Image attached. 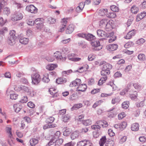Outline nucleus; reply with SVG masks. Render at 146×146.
<instances>
[{"mask_svg":"<svg viewBox=\"0 0 146 146\" xmlns=\"http://www.w3.org/2000/svg\"><path fill=\"white\" fill-rule=\"evenodd\" d=\"M32 82L34 84H37L41 80L40 75L37 72H35L31 75Z\"/></svg>","mask_w":146,"mask_h":146,"instance_id":"1","label":"nucleus"},{"mask_svg":"<svg viewBox=\"0 0 146 146\" xmlns=\"http://www.w3.org/2000/svg\"><path fill=\"white\" fill-rule=\"evenodd\" d=\"M15 33V32L14 30L10 31L9 36L8 37V42L11 45H12L15 43V40L16 38Z\"/></svg>","mask_w":146,"mask_h":146,"instance_id":"2","label":"nucleus"},{"mask_svg":"<svg viewBox=\"0 0 146 146\" xmlns=\"http://www.w3.org/2000/svg\"><path fill=\"white\" fill-rule=\"evenodd\" d=\"M23 17L22 14L20 12H16L12 16L11 20L13 21H16L21 19Z\"/></svg>","mask_w":146,"mask_h":146,"instance_id":"3","label":"nucleus"},{"mask_svg":"<svg viewBox=\"0 0 146 146\" xmlns=\"http://www.w3.org/2000/svg\"><path fill=\"white\" fill-rule=\"evenodd\" d=\"M26 10L31 13H35L37 12V9L34 5H27L26 8Z\"/></svg>","mask_w":146,"mask_h":146,"instance_id":"4","label":"nucleus"},{"mask_svg":"<svg viewBox=\"0 0 146 146\" xmlns=\"http://www.w3.org/2000/svg\"><path fill=\"white\" fill-rule=\"evenodd\" d=\"M43 19L40 18L36 19L35 21V24L36 25V27L38 29H41L43 26Z\"/></svg>","mask_w":146,"mask_h":146,"instance_id":"5","label":"nucleus"},{"mask_svg":"<svg viewBox=\"0 0 146 146\" xmlns=\"http://www.w3.org/2000/svg\"><path fill=\"white\" fill-rule=\"evenodd\" d=\"M113 21L112 20L108 21L104 27L106 30L107 31H111L113 29Z\"/></svg>","mask_w":146,"mask_h":146,"instance_id":"6","label":"nucleus"},{"mask_svg":"<svg viewBox=\"0 0 146 146\" xmlns=\"http://www.w3.org/2000/svg\"><path fill=\"white\" fill-rule=\"evenodd\" d=\"M106 48L110 51H114L117 48L118 45L116 44H110L106 46Z\"/></svg>","mask_w":146,"mask_h":146,"instance_id":"7","label":"nucleus"},{"mask_svg":"<svg viewBox=\"0 0 146 146\" xmlns=\"http://www.w3.org/2000/svg\"><path fill=\"white\" fill-rule=\"evenodd\" d=\"M61 23L62 26H60L59 31L60 32H62L64 30L65 28L66 25L67 23L66 19L65 18L62 19Z\"/></svg>","mask_w":146,"mask_h":146,"instance_id":"8","label":"nucleus"},{"mask_svg":"<svg viewBox=\"0 0 146 146\" xmlns=\"http://www.w3.org/2000/svg\"><path fill=\"white\" fill-rule=\"evenodd\" d=\"M53 56L55 59L56 58L57 60H64L63 57L62 56L61 53L59 51H57L55 52Z\"/></svg>","mask_w":146,"mask_h":146,"instance_id":"9","label":"nucleus"},{"mask_svg":"<svg viewBox=\"0 0 146 146\" xmlns=\"http://www.w3.org/2000/svg\"><path fill=\"white\" fill-rule=\"evenodd\" d=\"M87 88V86L85 84H80L77 88L78 91L84 92Z\"/></svg>","mask_w":146,"mask_h":146,"instance_id":"10","label":"nucleus"},{"mask_svg":"<svg viewBox=\"0 0 146 146\" xmlns=\"http://www.w3.org/2000/svg\"><path fill=\"white\" fill-rule=\"evenodd\" d=\"M135 30H133L127 34V35L124 36V38L126 39H130L132 36H134L135 34Z\"/></svg>","mask_w":146,"mask_h":146,"instance_id":"11","label":"nucleus"},{"mask_svg":"<svg viewBox=\"0 0 146 146\" xmlns=\"http://www.w3.org/2000/svg\"><path fill=\"white\" fill-rule=\"evenodd\" d=\"M74 29V26L73 24L70 25L67 27L66 30V33L67 34L71 33Z\"/></svg>","mask_w":146,"mask_h":146,"instance_id":"12","label":"nucleus"},{"mask_svg":"<svg viewBox=\"0 0 146 146\" xmlns=\"http://www.w3.org/2000/svg\"><path fill=\"white\" fill-rule=\"evenodd\" d=\"M80 136V133L79 132L75 131L72 133L70 135V138L72 140L78 138Z\"/></svg>","mask_w":146,"mask_h":146,"instance_id":"13","label":"nucleus"},{"mask_svg":"<svg viewBox=\"0 0 146 146\" xmlns=\"http://www.w3.org/2000/svg\"><path fill=\"white\" fill-rule=\"evenodd\" d=\"M13 107L15 112L17 113L19 112L22 108L21 104H14Z\"/></svg>","mask_w":146,"mask_h":146,"instance_id":"14","label":"nucleus"},{"mask_svg":"<svg viewBox=\"0 0 146 146\" xmlns=\"http://www.w3.org/2000/svg\"><path fill=\"white\" fill-rule=\"evenodd\" d=\"M67 81L66 79L63 77L58 78L56 79V82L58 84L66 83Z\"/></svg>","mask_w":146,"mask_h":146,"instance_id":"15","label":"nucleus"},{"mask_svg":"<svg viewBox=\"0 0 146 146\" xmlns=\"http://www.w3.org/2000/svg\"><path fill=\"white\" fill-rule=\"evenodd\" d=\"M11 128L10 127H7L6 128V131L8 134V137L11 139L13 138V136L11 132Z\"/></svg>","mask_w":146,"mask_h":146,"instance_id":"16","label":"nucleus"},{"mask_svg":"<svg viewBox=\"0 0 146 146\" xmlns=\"http://www.w3.org/2000/svg\"><path fill=\"white\" fill-rule=\"evenodd\" d=\"M57 64H50L46 66V69L50 70H53L55 68L57 67Z\"/></svg>","mask_w":146,"mask_h":146,"instance_id":"17","label":"nucleus"},{"mask_svg":"<svg viewBox=\"0 0 146 146\" xmlns=\"http://www.w3.org/2000/svg\"><path fill=\"white\" fill-rule=\"evenodd\" d=\"M139 125L138 123H135L132 125L131 129L133 131H136L139 130Z\"/></svg>","mask_w":146,"mask_h":146,"instance_id":"18","label":"nucleus"},{"mask_svg":"<svg viewBox=\"0 0 146 146\" xmlns=\"http://www.w3.org/2000/svg\"><path fill=\"white\" fill-rule=\"evenodd\" d=\"M81 83L80 79H76L75 80L72 81L71 82V85H72L73 86H79Z\"/></svg>","mask_w":146,"mask_h":146,"instance_id":"19","label":"nucleus"},{"mask_svg":"<svg viewBox=\"0 0 146 146\" xmlns=\"http://www.w3.org/2000/svg\"><path fill=\"white\" fill-rule=\"evenodd\" d=\"M108 20L104 19L101 20L99 22V26L101 27H104L108 21Z\"/></svg>","mask_w":146,"mask_h":146,"instance_id":"20","label":"nucleus"},{"mask_svg":"<svg viewBox=\"0 0 146 146\" xmlns=\"http://www.w3.org/2000/svg\"><path fill=\"white\" fill-rule=\"evenodd\" d=\"M95 38V37L93 35L90 33L86 34L85 39L89 41H91Z\"/></svg>","mask_w":146,"mask_h":146,"instance_id":"21","label":"nucleus"},{"mask_svg":"<svg viewBox=\"0 0 146 146\" xmlns=\"http://www.w3.org/2000/svg\"><path fill=\"white\" fill-rule=\"evenodd\" d=\"M29 41V39L27 38H26L23 37H21L19 40L20 42L24 44H27Z\"/></svg>","mask_w":146,"mask_h":146,"instance_id":"22","label":"nucleus"},{"mask_svg":"<svg viewBox=\"0 0 146 146\" xmlns=\"http://www.w3.org/2000/svg\"><path fill=\"white\" fill-rule=\"evenodd\" d=\"M97 35L99 36L105 37L106 32L103 30L99 29L97 30Z\"/></svg>","mask_w":146,"mask_h":146,"instance_id":"23","label":"nucleus"},{"mask_svg":"<svg viewBox=\"0 0 146 146\" xmlns=\"http://www.w3.org/2000/svg\"><path fill=\"white\" fill-rule=\"evenodd\" d=\"M20 89L21 90H22L27 93L28 94H29V93L30 92L31 90L29 88L24 86H20Z\"/></svg>","mask_w":146,"mask_h":146,"instance_id":"24","label":"nucleus"},{"mask_svg":"<svg viewBox=\"0 0 146 146\" xmlns=\"http://www.w3.org/2000/svg\"><path fill=\"white\" fill-rule=\"evenodd\" d=\"M108 10L106 9H102L99 11V14L100 16H103L107 14Z\"/></svg>","mask_w":146,"mask_h":146,"instance_id":"25","label":"nucleus"},{"mask_svg":"<svg viewBox=\"0 0 146 146\" xmlns=\"http://www.w3.org/2000/svg\"><path fill=\"white\" fill-rule=\"evenodd\" d=\"M112 68V65L109 64H104L102 68V69L103 70H110Z\"/></svg>","mask_w":146,"mask_h":146,"instance_id":"26","label":"nucleus"},{"mask_svg":"<svg viewBox=\"0 0 146 146\" xmlns=\"http://www.w3.org/2000/svg\"><path fill=\"white\" fill-rule=\"evenodd\" d=\"M83 106L82 104L81 103H79L74 104L71 108V110H73L79 109L82 107Z\"/></svg>","mask_w":146,"mask_h":146,"instance_id":"27","label":"nucleus"},{"mask_svg":"<svg viewBox=\"0 0 146 146\" xmlns=\"http://www.w3.org/2000/svg\"><path fill=\"white\" fill-rule=\"evenodd\" d=\"M106 15L107 17L111 18H115L116 16V13L112 11L107 14Z\"/></svg>","mask_w":146,"mask_h":146,"instance_id":"28","label":"nucleus"},{"mask_svg":"<svg viewBox=\"0 0 146 146\" xmlns=\"http://www.w3.org/2000/svg\"><path fill=\"white\" fill-rule=\"evenodd\" d=\"M92 123V121L91 119H89L82 121V124L86 126L90 125Z\"/></svg>","mask_w":146,"mask_h":146,"instance_id":"29","label":"nucleus"},{"mask_svg":"<svg viewBox=\"0 0 146 146\" xmlns=\"http://www.w3.org/2000/svg\"><path fill=\"white\" fill-rule=\"evenodd\" d=\"M138 8L135 5L132 6L131 9V12L134 14L137 13L138 12Z\"/></svg>","mask_w":146,"mask_h":146,"instance_id":"30","label":"nucleus"},{"mask_svg":"<svg viewBox=\"0 0 146 146\" xmlns=\"http://www.w3.org/2000/svg\"><path fill=\"white\" fill-rule=\"evenodd\" d=\"M72 130L70 128H67L64 131L63 135L66 136L69 135L72 132Z\"/></svg>","mask_w":146,"mask_h":146,"instance_id":"31","label":"nucleus"},{"mask_svg":"<svg viewBox=\"0 0 146 146\" xmlns=\"http://www.w3.org/2000/svg\"><path fill=\"white\" fill-rule=\"evenodd\" d=\"M42 81L43 82L46 83H48L49 81L50 80L48 78V74H45L44 75L42 78Z\"/></svg>","mask_w":146,"mask_h":146,"instance_id":"32","label":"nucleus"},{"mask_svg":"<svg viewBox=\"0 0 146 146\" xmlns=\"http://www.w3.org/2000/svg\"><path fill=\"white\" fill-rule=\"evenodd\" d=\"M129 101H125L122 104V107L123 108L126 109L129 107Z\"/></svg>","mask_w":146,"mask_h":146,"instance_id":"33","label":"nucleus"},{"mask_svg":"<svg viewBox=\"0 0 146 146\" xmlns=\"http://www.w3.org/2000/svg\"><path fill=\"white\" fill-rule=\"evenodd\" d=\"M30 145L31 146H34L38 143V141L37 139L33 138L30 140Z\"/></svg>","mask_w":146,"mask_h":146,"instance_id":"34","label":"nucleus"},{"mask_svg":"<svg viewBox=\"0 0 146 146\" xmlns=\"http://www.w3.org/2000/svg\"><path fill=\"white\" fill-rule=\"evenodd\" d=\"M106 136H104L101 139L99 142L100 146H103L104 145L106 142Z\"/></svg>","mask_w":146,"mask_h":146,"instance_id":"35","label":"nucleus"},{"mask_svg":"<svg viewBox=\"0 0 146 146\" xmlns=\"http://www.w3.org/2000/svg\"><path fill=\"white\" fill-rule=\"evenodd\" d=\"M110 71L109 70H105L102 69L101 71V74L102 76H107L108 75L110 74Z\"/></svg>","mask_w":146,"mask_h":146,"instance_id":"36","label":"nucleus"},{"mask_svg":"<svg viewBox=\"0 0 146 146\" xmlns=\"http://www.w3.org/2000/svg\"><path fill=\"white\" fill-rule=\"evenodd\" d=\"M138 58L140 61H143L146 59L145 54H139L138 56Z\"/></svg>","mask_w":146,"mask_h":146,"instance_id":"37","label":"nucleus"},{"mask_svg":"<svg viewBox=\"0 0 146 146\" xmlns=\"http://www.w3.org/2000/svg\"><path fill=\"white\" fill-rule=\"evenodd\" d=\"M91 44L92 46L96 47L99 46L100 45V42L98 40L92 41Z\"/></svg>","mask_w":146,"mask_h":146,"instance_id":"38","label":"nucleus"},{"mask_svg":"<svg viewBox=\"0 0 146 146\" xmlns=\"http://www.w3.org/2000/svg\"><path fill=\"white\" fill-rule=\"evenodd\" d=\"M7 1V0H1V1H0V11H1V9H2L4 6L6 4Z\"/></svg>","mask_w":146,"mask_h":146,"instance_id":"39","label":"nucleus"},{"mask_svg":"<svg viewBox=\"0 0 146 146\" xmlns=\"http://www.w3.org/2000/svg\"><path fill=\"white\" fill-rule=\"evenodd\" d=\"M110 9L113 12H118L119 11V8L115 5H113L110 6Z\"/></svg>","mask_w":146,"mask_h":146,"instance_id":"40","label":"nucleus"},{"mask_svg":"<svg viewBox=\"0 0 146 146\" xmlns=\"http://www.w3.org/2000/svg\"><path fill=\"white\" fill-rule=\"evenodd\" d=\"M77 56V54L74 53L70 54L68 55V58L69 60L72 61V59L74 58Z\"/></svg>","mask_w":146,"mask_h":146,"instance_id":"41","label":"nucleus"},{"mask_svg":"<svg viewBox=\"0 0 146 146\" xmlns=\"http://www.w3.org/2000/svg\"><path fill=\"white\" fill-rule=\"evenodd\" d=\"M70 117L68 115H65L62 117V119L64 122H67L70 119Z\"/></svg>","mask_w":146,"mask_h":146,"instance_id":"42","label":"nucleus"},{"mask_svg":"<svg viewBox=\"0 0 146 146\" xmlns=\"http://www.w3.org/2000/svg\"><path fill=\"white\" fill-rule=\"evenodd\" d=\"M145 41V40L143 38H141L139 39L136 41V44L138 45H141L143 44Z\"/></svg>","mask_w":146,"mask_h":146,"instance_id":"43","label":"nucleus"},{"mask_svg":"<svg viewBox=\"0 0 146 146\" xmlns=\"http://www.w3.org/2000/svg\"><path fill=\"white\" fill-rule=\"evenodd\" d=\"M120 124V129H124L127 126V123L126 122L123 121L121 122Z\"/></svg>","mask_w":146,"mask_h":146,"instance_id":"44","label":"nucleus"},{"mask_svg":"<svg viewBox=\"0 0 146 146\" xmlns=\"http://www.w3.org/2000/svg\"><path fill=\"white\" fill-rule=\"evenodd\" d=\"M66 110L65 109H63L59 110L58 112V115H62V117L64 115V114L66 113Z\"/></svg>","mask_w":146,"mask_h":146,"instance_id":"45","label":"nucleus"},{"mask_svg":"<svg viewBox=\"0 0 146 146\" xmlns=\"http://www.w3.org/2000/svg\"><path fill=\"white\" fill-rule=\"evenodd\" d=\"M86 140H83L78 142V146H85Z\"/></svg>","mask_w":146,"mask_h":146,"instance_id":"46","label":"nucleus"},{"mask_svg":"<svg viewBox=\"0 0 146 146\" xmlns=\"http://www.w3.org/2000/svg\"><path fill=\"white\" fill-rule=\"evenodd\" d=\"M49 92L50 94H53L54 96H55V95L56 93V90L53 88H50L49 90Z\"/></svg>","mask_w":146,"mask_h":146,"instance_id":"47","label":"nucleus"},{"mask_svg":"<svg viewBox=\"0 0 146 146\" xmlns=\"http://www.w3.org/2000/svg\"><path fill=\"white\" fill-rule=\"evenodd\" d=\"M3 13L8 15L10 13V9L7 7H5L4 9Z\"/></svg>","mask_w":146,"mask_h":146,"instance_id":"48","label":"nucleus"},{"mask_svg":"<svg viewBox=\"0 0 146 146\" xmlns=\"http://www.w3.org/2000/svg\"><path fill=\"white\" fill-rule=\"evenodd\" d=\"M56 141V139L55 138L52 139H51L49 142L46 145V146H50L53 145Z\"/></svg>","mask_w":146,"mask_h":146,"instance_id":"49","label":"nucleus"},{"mask_svg":"<svg viewBox=\"0 0 146 146\" xmlns=\"http://www.w3.org/2000/svg\"><path fill=\"white\" fill-rule=\"evenodd\" d=\"M48 22L50 24H54L56 22L55 19L52 17H49L48 19Z\"/></svg>","mask_w":146,"mask_h":146,"instance_id":"50","label":"nucleus"},{"mask_svg":"<svg viewBox=\"0 0 146 146\" xmlns=\"http://www.w3.org/2000/svg\"><path fill=\"white\" fill-rule=\"evenodd\" d=\"M133 86L135 89L138 90L140 89L141 88V86L138 83H134L133 84Z\"/></svg>","mask_w":146,"mask_h":146,"instance_id":"51","label":"nucleus"},{"mask_svg":"<svg viewBox=\"0 0 146 146\" xmlns=\"http://www.w3.org/2000/svg\"><path fill=\"white\" fill-rule=\"evenodd\" d=\"M18 95L16 94L13 93L10 95V98L12 100H16L17 98Z\"/></svg>","mask_w":146,"mask_h":146,"instance_id":"52","label":"nucleus"},{"mask_svg":"<svg viewBox=\"0 0 146 146\" xmlns=\"http://www.w3.org/2000/svg\"><path fill=\"white\" fill-rule=\"evenodd\" d=\"M134 44L132 42H129L125 44L124 46L126 48H127L133 45Z\"/></svg>","mask_w":146,"mask_h":146,"instance_id":"53","label":"nucleus"},{"mask_svg":"<svg viewBox=\"0 0 146 146\" xmlns=\"http://www.w3.org/2000/svg\"><path fill=\"white\" fill-rule=\"evenodd\" d=\"M92 128L93 129L97 130L98 131L100 130L101 126L99 125H94L92 126Z\"/></svg>","mask_w":146,"mask_h":146,"instance_id":"54","label":"nucleus"},{"mask_svg":"<svg viewBox=\"0 0 146 146\" xmlns=\"http://www.w3.org/2000/svg\"><path fill=\"white\" fill-rule=\"evenodd\" d=\"M13 4L14 5V6L16 7H17L18 9H20L23 7L22 5L19 3L14 2Z\"/></svg>","mask_w":146,"mask_h":146,"instance_id":"55","label":"nucleus"},{"mask_svg":"<svg viewBox=\"0 0 146 146\" xmlns=\"http://www.w3.org/2000/svg\"><path fill=\"white\" fill-rule=\"evenodd\" d=\"M125 116V114L124 112H121L118 115V118L119 119H123Z\"/></svg>","mask_w":146,"mask_h":146,"instance_id":"56","label":"nucleus"},{"mask_svg":"<svg viewBox=\"0 0 146 146\" xmlns=\"http://www.w3.org/2000/svg\"><path fill=\"white\" fill-rule=\"evenodd\" d=\"M127 139V137L125 136L121 138L120 139L119 141V143L121 144L125 142Z\"/></svg>","mask_w":146,"mask_h":146,"instance_id":"57","label":"nucleus"},{"mask_svg":"<svg viewBox=\"0 0 146 146\" xmlns=\"http://www.w3.org/2000/svg\"><path fill=\"white\" fill-rule=\"evenodd\" d=\"M54 118L52 116L49 117L47 119V121L49 123H52L54 121Z\"/></svg>","mask_w":146,"mask_h":146,"instance_id":"58","label":"nucleus"},{"mask_svg":"<svg viewBox=\"0 0 146 146\" xmlns=\"http://www.w3.org/2000/svg\"><path fill=\"white\" fill-rule=\"evenodd\" d=\"M137 92H136L135 91L134 92V94H133L131 95V98L132 100H134L137 98Z\"/></svg>","mask_w":146,"mask_h":146,"instance_id":"59","label":"nucleus"},{"mask_svg":"<svg viewBox=\"0 0 146 146\" xmlns=\"http://www.w3.org/2000/svg\"><path fill=\"white\" fill-rule=\"evenodd\" d=\"M28 101V98L27 96H24L20 100V102L22 103H24L27 102Z\"/></svg>","mask_w":146,"mask_h":146,"instance_id":"60","label":"nucleus"},{"mask_svg":"<svg viewBox=\"0 0 146 146\" xmlns=\"http://www.w3.org/2000/svg\"><path fill=\"white\" fill-rule=\"evenodd\" d=\"M27 105L28 107L31 108H34L35 107V104L31 102H29L27 104Z\"/></svg>","mask_w":146,"mask_h":146,"instance_id":"61","label":"nucleus"},{"mask_svg":"<svg viewBox=\"0 0 146 146\" xmlns=\"http://www.w3.org/2000/svg\"><path fill=\"white\" fill-rule=\"evenodd\" d=\"M108 133L109 135L111 137L115 135V133L111 129H109L108 130Z\"/></svg>","mask_w":146,"mask_h":146,"instance_id":"62","label":"nucleus"},{"mask_svg":"<svg viewBox=\"0 0 146 146\" xmlns=\"http://www.w3.org/2000/svg\"><path fill=\"white\" fill-rule=\"evenodd\" d=\"M114 34V33L113 32H111L108 33H106L105 37L107 38L111 37Z\"/></svg>","mask_w":146,"mask_h":146,"instance_id":"63","label":"nucleus"},{"mask_svg":"<svg viewBox=\"0 0 146 146\" xmlns=\"http://www.w3.org/2000/svg\"><path fill=\"white\" fill-rule=\"evenodd\" d=\"M75 144V143L71 141L65 144L64 146H74Z\"/></svg>","mask_w":146,"mask_h":146,"instance_id":"64","label":"nucleus"}]
</instances>
